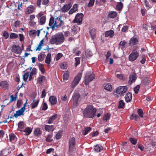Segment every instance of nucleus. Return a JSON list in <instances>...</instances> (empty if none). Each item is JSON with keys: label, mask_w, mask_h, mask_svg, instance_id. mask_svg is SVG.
<instances>
[{"label": "nucleus", "mask_w": 156, "mask_h": 156, "mask_svg": "<svg viewBox=\"0 0 156 156\" xmlns=\"http://www.w3.org/2000/svg\"><path fill=\"white\" fill-rule=\"evenodd\" d=\"M82 76V73H80L77 74L71 83V87L74 88L78 84L81 79Z\"/></svg>", "instance_id": "obj_5"}, {"label": "nucleus", "mask_w": 156, "mask_h": 156, "mask_svg": "<svg viewBox=\"0 0 156 156\" xmlns=\"http://www.w3.org/2000/svg\"><path fill=\"white\" fill-rule=\"evenodd\" d=\"M126 43V42L125 41H121L119 44V45L121 46V49H123L125 47Z\"/></svg>", "instance_id": "obj_48"}, {"label": "nucleus", "mask_w": 156, "mask_h": 156, "mask_svg": "<svg viewBox=\"0 0 156 156\" xmlns=\"http://www.w3.org/2000/svg\"><path fill=\"white\" fill-rule=\"evenodd\" d=\"M36 73L37 70L35 68H34L32 69L31 71L30 72V74H31L32 77L33 75L36 74Z\"/></svg>", "instance_id": "obj_53"}, {"label": "nucleus", "mask_w": 156, "mask_h": 156, "mask_svg": "<svg viewBox=\"0 0 156 156\" xmlns=\"http://www.w3.org/2000/svg\"><path fill=\"white\" fill-rule=\"evenodd\" d=\"M127 90V88L126 86H120L116 90V92L120 96L123 95Z\"/></svg>", "instance_id": "obj_10"}, {"label": "nucleus", "mask_w": 156, "mask_h": 156, "mask_svg": "<svg viewBox=\"0 0 156 156\" xmlns=\"http://www.w3.org/2000/svg\"><path fill=\"white\" fill-rule=\"evenodd\" d=\"M139 55V54L136 50H133L129 56L130 61H133L136 60Z\"/></svg>", "instance_id": "obj_7"}, {"label": "nucleus", "mask_w": 156, "mask_h": 156, "mask_svg": "<svg viewBox=\"0 0 156 156\" xmlns=\"http://www.w3.org/2000/svg\"><path fill=\"white\" fill-rule=\"evenodd\" d=\"M138 40L136 38L133 37L131 38L129 44L131 45H133L136 44Z\"/></svg>", "instance_id": "obj_26"}, {"label": "nucleus", "mask_w": 156, "mask_h": 156, "mask_svg": "<svg viewBox=\"0 0 156 156\" xmlns=\"http://www.w3.org/2000/svg\"><path fill=\"white\" fill-rule=\"evenodd\" d=\"M62 56V55L61 53H58L57 55L56 58V60L57 61L60 59Z\"/></svg>", "instance_id": "obj_57"}, {"label": "nucleus", "mask_w": 156, "mask_h": 156, "mask_svg": "<svg viewBox=\"0 0 156 156\" xmlns=\"http://www.w3.org/2000/svg\"><path fill=\"white\" fill-rule=\"evenodd\" d=\"M49 101L51 105H55L57 102V98L54 96H51L49 98Z\"/></svg>", "instance_id": "obj_17"}, {"label": "nucleus", "mask_w": 156, "mask_h": 156, "mask_svg": "<svg viewBox=\"0 0 156 156\" xmlns=\"http://www.w3.org/2000/svg\"><path fill=\"white\" fill-rule=\"evenodd\" d=\"M92 53L91 51L88 50H87L86 51V55L87 57H89L92 55Z\"/></svg>", "instance_id": "obj_51"}, {"label": "nucleus", "mask_w": 156, "mask_h": 156, "mask_svg": "<svg viewBox=\"0 0 156 156\" xmlns=\"http://www.w3.org/2000/svg\"><path fill=\"white\" fill-rule=\"evenodd\" d=\"M104 89L108 91H110L112 89V85L110 83H108L104 85Z\"/></svg>", "instance_id": "obj_31"}, {"label": "nucleus", "mask_w": 156, "mask_h": 156, "mask_svg": "<svg viewBox=\"0 0 156 156\" xmlns=\"http://www.w3.org/2000/svg\"><path fill=\"white\" fill-rule=\"evenodd\" d=\"M142 83L145 85H147L149 83V81L147 78H145L143 80Z\"/></svg>", "instance_id": "obj_54"}, {"label": "nucleus", "mask_w": 156, "mask_h": 156, "mask_svg": "<svg viewBox=\"0 0 156 156\" xmlns=\"http://www.w3.org/2000/svg\"><path fill=\"white\" fill-rule=\"evenodd\" d=\"M45 78L44 76H40L37 78V83L40 85H42L43 81L45 80Z\"/></svg>", "instance_id": "obj_21"}, {"label": "nucleus", "mask_w": 156, "mask_h": 156, "mask_svg": "<svg viewBox=\"0 0 156 156\" xmlns=\"http://www.w3.org/2000/svg\"><path fill=\"white\" fill-rule=\"evenodd\" d=\"M34 133L36 136H38L41 134V132L40 129L37 128L35 129Z\"/></svg>", "instance_id": "obj_36"}, {"label": "nucleus", "mask_w": 156, "mask_h": 156, "mask_svg": "<svg viewBox=\"0 0 156 156\" xmlns=\"http://www.w3.org/2000/svg\"><path fill=\"white\" fill-rule=\"evenodd\" d=\"M83 15L82 13H77L73 20L74 23H76L78 25H80L82 23Z\"/></svg>", "instance_id": "obj_8"}, {"label": "nucleus", "mask_w": 156, "mask_h": 156, "mask_svg": "<svg viewBox=\"0 0 156 156\" xmlns=\"http://www.w3.org/2000/svg\"><path fill=\"white\" fill-rule=\"evenodd\" d=\"M76 144L75 140L74 137H73L70 138L69 140V151L72 152L74 151Z\"/></svg>", "instance_id": "obj_6"}, {"label": "nucleus", "mask_w": 156, "mask_h": 156, "mask_svg": "<svg viewBox=\"0 0 156 156\" xmlns=\"http://www.w3.org/2000/svg\"><path fill=\"white\" fill-rule=\"evenodd\" d=\"M44 129L49 132H52L55 129V127L53 125H46L45 126Z\"/></svg>", "instance_id": "obj_15"}, {"label": "nucleus", "mask_w": 156, "mask_h": 156, "mask_svg": "<svg viewBox=\"0 0 156 156\" xmlns=\"http://www.w3.org/2000/svg\"><path fill=\"white\" fill-rule=\"evenodd\" d=\"M129 140L131 143L134 145L135 144L137 143V140L135 138L131 137L129 139Z\"/></svg>", "instance_id": "obj_52"}, {"label": "nucleus", "mask_w": 156, "mask_h": 156, "mask_svg": "<svg viewBox=\"0 0 156 156\" xmlns=\"http://www.w3.org/2000/svg\"><path fill=\"white\" fill-rule=\"evenodd\" d=\"M137 112L138 115L141 118L143 117V111L142 109H139L137 110Z\"/></svg>", "instance_id": "obj_50"}, {"label": "nucleus", "mask_w": 156, "mask_h": 156, "mask_svg": "<svg viewBox=\"0 0 156 156\" xmlns=\"http://www.w3.org/2000/svg\"><path fill=\"white\" fill-rule=\"evenodd\" d=\"M39 101V99L36 100H35V98H34L33 100V103L30 105L32 108H34L37 107Z\"/></svg>", "instance_id": "obj_19"}, {"label": "nucleus", "mask_w": 156, "mask_h": 156, "mask_svg": "<svg viewBox=\"0 0 156 156\" xmlns=\"http://www.w3.org/2000/svg\"><path fill=\"white\" fill-rule=\"evenodd\" d=\"M39 69L42 74H44L45 73V69L44 68V66L42 64L39 65Z\"/></svg>", "instance_id": "obj_40"}, {"label": "nucleus", "mask_w": 156, "mask_h": 156, "mask_svg": "<svg viewBox=\"0 0 156 156\" xmlns=\"http://www.w3.org/2000/svg\"><path fill=\"white\" fill-rule=\"evenodd\" d=\"M60 68L62 69H66V63H62L60 64Z\"/></svg>", "instance_id": "obj_60"}, {"label": "nucleus", "mask_w": 156, "mask_h": 156, "mask_svg": "<svg viewBox=\"0 0 156 156\" xmlns=\"http://www.w3.org/2000/svg\"><path fill=\"white\" fill-rule=\"evenodd\" d=\"M46 21V17L45 16H43L41 17L40 18V22L41 24L43 25L44 24Z\"/></svg>", "instance_id": "obj_44"}, {"label": "nucleus", "mask_w": 156, "mask_h": 156, "mask_svg": "<svg viewBox=\"0 0 156 156\" xmlns=\"http://www.w3.org/2000/svg\"><path fill=\"white\" fill-rule=\"evenodd\" d=\"M140 88V86L137 85L134 88V91L136 94H137Z\"/></svg>", "instance_id": "obj_55"}, {"label": "nucleus", "mask_w": 156, "mask_h": 156, "mask_svg": "<svg viewBox=\"0 0 156 156\" xmlns=\"http://www.w3.org/2000/svg\"><path fill=\"white\" fill-rule=\"evenodd\" d=\"M69 77V74L67 73H65L62 76L64 82H66Z\"/></svg>", "instance_id": "obj_35"}, {"label": "nucleus", "mask_w": 156, "mask_h": 156, "mask_svg": "<svg viewBox=\"0 0 156 156\" xmlns=\"http://www.w3.org/2000/svg\"><path fill=\"white\" fill-rule=\"evenodd\" d=\"M10 140L12 142H13L16 138L15 135L13 133H11L9 135Z\"/></svg>", "instance_id": "obj_37"}, {"label": "nucleus", "mask_w": 156, "mask_h": 156, "mask_svg": "<svg viewBox=\"0 0 156 156\" xmlns=\"http://www.w3.org/2000/svg\"><path fill=\"white\" fill-rule=\"evenodd\" d=\"M79 98L80 95L77 93H75L73 95L72 99L73 101V105L74 106H76L77 105Z\"/></svg>", "instance_id": "obj_11"}, {"label": "nucleus", "mask_w": 156, "mask_h": 156, "mask_svg": "<svg viewBox=\"0 0 156 156\" xmlns=\"http://www.w3.org/2000/svg\"><path fill=\"white\" fill-rule=\"evenodd\" d=\"M96 109L91 105L87 106L83 110V114L85 117L93 118L95 115Z\"/></svg>", "instance_id": "obj_2"}, {"label": "nucleus", "mask_w": 156, "mask_h": 156, "mask_svg": "<svg viewBox=\"0 0 156 156\" xmlns=\"http://www.w3.org/2000/svg\"><path fill=\"white\" fill-rule=\"evenodd\" d=\"M78 48H74L73 50V52L74 54L78 56L80 54V51H78Z\"/></svg>", "instance_id": "obj_38"}, {"label": "nucleus", "mask_w": 156, "mask_h": 156, "mask_svg": "<svg viewBox=\"0 0 156 156\" xmlns=\"http://www.w3.org/2000/svg\"><path fill=\"white\" fill-rule=\"evenodd\" d=\"M67 96L66 94H65L64 96H62L61 97V99L62 100L66 101L67 100Z\"/></svg>", "instance_id": "obj_63"}, {"label": "nucleus", "mask_w": 156, "mask_h": 156, "mask_svg": "<svg viewBox=\"0 0 156 156\" xmlns=\"http://www.w3.org/2000/svg\"><path fill=\"white\" fill-rule=\"evenodd\" d=\"M132 99V94L130 93H127L125 97V101L127 102H130Z\"/></svg>", "instance_id": "obj_20"}, {"label": "nucleus", "mask_w": 156, "mask_h": 156, "mask_svg": "<svg viewBox=\"0 0 156 156\" xmlns=\"http://www.w3.org/2000/svg\"><path fill=\"white\" fill-rule=\"evenodd\" d=\"M18 37L17 34L14 33H11L10 35V37L11 39H15L17 38Z\"/></svg>", "instance_id": "obj_47"}, {"label": "nucleus", "mask_w": 156, "mask_h": 156, "mask_svg": "<svg viewBox=\"0 0 156 156\" xmlns=\"http://www.w3.org/2000/svg\"><path fill=\"white\" fill-rule=\"evenodd\" d=\"M136 74L135 73H132L129 76V80L128 81V83L129 84L132 83H134L136 79Z\"/></svg>", "instance_id": "obj_12"}, {"label": "nucleus", "mask_w": 156, "mask_h": 156, "mask_svg": "<svg viewBox=\"0 0 156 156\" xmlns=\"http://www.w3.org/2000/svg\"><path fill=\"white\" fill-rule=\"evenodd\" d=\"M72 5L71 4H68L65 5L62 9V11L63 12L68 11L71 8Z\"/></svg>", "instance_id": "obj_18"}, {"label": "nucleus", "mask_w": 156, "mask_h": 156, "mask_svg": "<svg viewBox=\"0 0 156 156\" xmlns=\"http://www.w3.org/2000/svg\"><path fill=\"white\" fill-rule=\"evenodd\" d=\"M48 108V105L46 103H43V104L42 109L46 110Z\"/></svg>", "instance_id": "obj_61"}, {"label": "nucleus", "mask_w": 156, "mask_h": 156, "mask_svg": "<svg viewBox=\"0 0 156 156\" xmlns=\"http://www.w3.org/2000/svg\"><path fill=\"white\" fill-rule=\"evenodd\" d=\"M125 105V103L124 101L121 100L119 102V104L118 105V108H122Z\"/></svg>", "instance_id": "obj_34"}, {"label": "nucleus", "mask_w": 156, "mask_h": 156, "mask_svg": "<svg viewBox=\"0 0 156 156\" xmlns=\"http://www.w3.org/2000/svg\"><path fill=\"white\" fill-rule=\"evenodd\" d=\"M113 34L114 31L112 30L107 31L105 33V36L106 37H108L110 36V37H112L113 36Z\"/></svg>", "instance_id": "obj_33"}, {"label": "nucleus", "mask_w": 156, "mask_h": 156, "mask_svg": "<svg viewBox=\"0 0 156 156\" xmlns=\"http://www.w3.org/2000/svg\"><path fill=\"white\" fill-rule=\"evenodd\" d=\"M110 115L108 114H106L104 116L103 119L104 120L107 121L109 119Z\"/></svg>", "instance_id": "obj_56"}, {"label": "nucleus", "mask_w": 156, "mask_h": 156, "mask_svg": "<svg viewBox=\"0 0 156 156\" xmlns=\"http://www.w3.org/2000/svg\"><path fill=\"white\" fill-rule=\"evenodd\" d=\"M95 78V74L92 72L86 73L84 81V83L86 85H88Z\"/></svg>", "instance_id": "obj_4"}, {"label": "nucleus", "mask_w": 156, "mask_h": 156, "mask_svg": "<svg viewBox=\"0 0 156 156\" xmlns=\"http://www.w3.org/2000/svg\"><path fill=\"white\" fill-rule=\"evenodd\" d=\"M61 16H59L56 18L51 17L50 20L49 25L52 30H56L57 28L64 25L63 21L62 20Z\"/></svg>", "instance_id": "obj_1"}, {"label": "nucleus", "mask_w": 156, "mask_h": 156, "mask_svg": "<svg viewBox=\"0 0 156 156\" xmlns=\"http://www.w3.org/2000/svg\"><path fill=\"white\" fill-rule=\"evenodd\" d=\"M80 58L76 57L75 58V67H76L77 66L79 65L80 63Z\"/></svg>", "instance_id": "obj_41"}, {"label": "nucleus", "mask_w": 156, "mask_h": 156, "mask_svg": "<svg viewBox=\"0 0 156 156\" xmlns=\"http://www.w3.org/2000/svg\"><path fill=\"white\" fill-rule=\"evenodd\" d=\"M45 55L44 53H40L38 57V59L39 61L41 62L44 59Z\"/></svg>", "instance_id": "obj_32"}, {"label": "nucleus", "mask_w": 156, "mask_h": 156, "mask_svg": "<svg viewBox=\"0 0 156 156\" xmlns=\"http://www.w3.org/2000/svg\"><path fill=\"white\" fill-rule=\"evenodd\" d=\"M29 78V80L30 81L33 79L32 77L30 74V72H27L24 75H23V78L25 81H27V80Z\"/></svg>", "instance_id": "obj_13"}, {"label": "nucleus", "mask_w": 156, "mask_h": 156, "mask_svg": "<svg viewBox=\"0 0 156 156\" xmlns=\"http://www.w3.org/2000/svg\"><path fill=\"white\" fill-rule=\"evenodd\" d=\"M25 111L21 108L20 109L17 111L16 112V113L14 114L13 116V117L17 118L18 116L23 114V113Z\"/></svg>", "instance_id": "obj_16"}, {"label": "nucleus", "mask_w": 156, "mask_h": 156, "mask_svg": "<svg viewBox=\"0 0 156 156\" xmlns=\"http://www.w3.org/2000/svg\"><path fill=\"white\" fill-rule=\"evenodd\" d=\"M46 91L45 89H44L43 90L42 92L41 95V97L42 98H43L44 97L46 96Z\"/></svg>", "instance_id": "obj_62"}, {"label": "nucleus", "mask_w": 156, "mask_h": 156, "mask_svg": "<svg viewBox=\"0 0 156 156\" xmlns=\"http://www.w3.org/2000/svg\"><path fill=\"white\" fill-rule=\"evenodd\" d=\"M103 147L100 145H97L95 146L94 148V151L96 152H99L102 150Z\"/></svg>", "instance_id": "obj_29"}, {"label": "nucleus", "mask_w": 156, "mask_h": 156, "mask_svg": "<svg viewBox=\"0 0 156 156\" xmlns=\"http://www.w3.org/2000/svg\"><path fill=\"white\" fill-rule=\"evenodd\" d=\"M3 36L5 39H7L9 37V35L8 33L6 31H4L3 33Z\"/></svg>", "instance_id": "obj_59"}, {"label": "nucleus", "mask_w": 156, "mask_h": 156, "mask_svg": "<svg viewBox=\"0 0 156 156\" xmlns=\"http://www.w3.org/2000/svg\"><path fill=\"white\" fill-rule=\"evenodd\" d=\"M138 148L141 150V151H143L144 150V147L141 144H139L138 145Z\"/></svg>", "instance_id": "obj_64"}, {"label": "nucleus", "mask_w": 156, "mask_h": 156, "mask_svg": "<svg viewBox=\"0 0 156 156\" xmlns=\"http://www.w3.org/2000/svg\"><path fill=\"white\" fill-rule=\"evenodd\" d=\"M62 135V132L61 131H59L56 134L55 137L57 139H60Z\"/></svg>", "instance_id": "obj_39"}, {"label": "nucleus", "mask_w": 156, "mask_h": 156, "mask_svg": "<svg viewBox=\"0 0 156 156\" xmlns=\"http://www.w3.org/2000/svg\"><path fill=\"white\" fill-rule=\"evenodd\" d=\"M52 136L50 134H48L47 136H45L46 140L48 142H51L53 139H52Z\"/></svg>", "instance_id": "obj_45"}, {"label": "nucleus", "mask_w": 156, "mask_h": 156, "mask_svg": "<svg viewBox=\"0 0 156 156\" xmlns=\"http://www.w3.org/2000/svg\"><path fill=\"white\" fill-rule=\"evenodd\" d=\"M117 15V13L116 12L111 11L109 12L108 14V16L112 18H114L116 17Z\"/></svg>", "instance_id": "obj_28"}, {"label": "nucleus", "mask_w": 156, "mask_h": 156, "mask_svg": "<svg viewBox=\"0 0 156 156\" xmlns=\"http://www.w3.org/2000/svg\"><path fill=\"white\" fill-rule=\"evenodd\" d=\"M34 9V7L33 5H30L27 7L26 11V13L27 14H30L32 13Z\"/></svg>", "instance_id": "obj_23"}, {"label": "nucleus", "mask_w": 156, "mask_h": 156, "mask_svg": "<svg viewBox=\"0 0 156 156\" xmlns=\"http://www.w3.org/2000/svg\"><path fill=\"white\" fill-rule=\"evenodd\" d=\"M122 7L123 4L121 2H118L116 5V8L119 11L122 9Z\"/></svg>", "instance_id": "obj_43"}, {"label": "nucleus", "mask_w": 156, "mask_h": 156, "mask_svg": "<svg viewBox=\"0 0 156 156\" xmlns=\"http://www.w3.org/2000/svg\"><path fill=\"white\" fill-rule=\"evenodd\" d=\"M64 40L63 35L62 34H57L52 36L50 40L52 44H60L63 42Z\"/></svg>", "instance_id": "obj_3"}, {"label": "nucleus", "mask_w": 156, "mask_h": 156, "mask_svg": "<svg viewBox=\"0 0 156 156\" xmlns=\"http://www.w3.org/2000/svg\"><path fill=\"white\" fill-rule=\"evenodd\" d=\"M131 118L134 119L136 121H138L140 119V117L138 115L136 114L132 115L131 117Z\"/></svg>", "instance_id": "obj_46"}, {"label": "nucleus", "mask_w": 156, "mask_h": 156, "mask_svg": "<svg viewBox=\"0 0 156 156\" xmlns=\"http://www.w3.org/2000/svg\"><path fill=\"white\" fill-rule=\"evenodd\" d=\"M9 84L6 81H3L0 82V86L4 90H7L9 87Z\"/></svg>", "instance_id": "obj_14"}, {"label": "nucleus", "mask_w": 156, "mask_h": 156, "mask_svg": "<svg viewBox=\"0 0 156 156\" xmlns=\"http://www.w3.org/2000/svg\"><path fill=\"white\" fill-rule=\"evenodd\" d=\"M11 51L14 53L18 55H20L22 50L19 46L14 45L12 47Z\"/></svg>", "instance_id": "obj_9"}, {"label": "nucleus", "mask_w": 156, "mask_h": 156, "mask_svg": "<svg viewBox=\"0 0 156 156\" xmlns=\"http://www.w3.org/2000/svg\"><path fill=\"white\" fill-rule=\"evenodd\" d=\"M89 33L91 37L93 39L96 36V30L94 28L91 29L89 31Z\"/></svg>", "instance_id": "obj_22"}, {"label": "nucleus", "mask_w": 156, "mask_h": 156, "mask_svg": "<svg viewBox=\"0 0 156 156\" xmlns=\"http://www.w3.org/2000/svg\"><path fill=\"white\" fill-rule=\"evenodd\" d=\"M77 10V5L76 4H74L72 8L70 10L69 13L71 14L75 12Z\"/></svg>", "instance_id": "obj_24"}, {"label": "nucleus", "mask_w": 156, "mask_h": 156, "mask_svg": "<svg viewBox=\"0 0 156 156\" xmlns=\"http://www.w3.org/2000/svg\"><path fill=\"white\" fill-rule=\"evenodd\" d=\"M51 54L50 53L48 54L46 57L45 62L47 64H50L51 62Z\"/></svg>", "instance_id": "obj_30"}, {"label": "nucleus", "mask_w": 156, "mask_h": 156, "mask_svg": "<svg viewBox=\"0 0 156 156\" xmlns=\"http://www.w3.org/2000/svg\"><path fill=\"white\" fill-rule=\"evenodd\" d=\"M95 0H90V2L88 4V6L90 7L92 6L94 3Z\"/></svg>", "instance_id": "obj_58"}, {"label": "nucleus", "mask_w": 156, "mask_h": 156, "mask_svg": "<svg viewBox=\"0 0 156 156\" xmlns=\"http://www.w3.org/2000/svg\"><path fill=\"white\" fill-rule=\"evenodd\" d=\"M24 131L26 132V135H29L31 132L32 129L29 127H28L25 129Z\"/></svg>", "instance_id": "obj_42"}, {"label": "nucleus", "mask_w": 156, "mask_h": 156, "mask_svg": "<svg viewBox=\"0 0 156 156\" xmlns=\"http://www.w3.org/2000/svg\"><path fill=\"white\" fill-rule=\"evenodd\" d=\"M91 128L90 127H86L83 128V133L85 135L89 133L91 130Z\"/></svg>", "instance_id": "obj_25"}, {"label": "nucleus", "mask_w": 156, "mask_h": 156, "mask_svg": "<svg viewBox=\"0 0 156 156\" xmlns=\"http://www.w3.org/2000/svg\"><path fill=\"white\" fill-rule=\"evenodd\" d=\"M57 117V115L56 114H55L52 116L49 119L48 123L50 124L53 121L55 120Z\"/></svg>", "instance_id": "obj_27"}, {"label": "nucleus", "mask_w": 156, "mask_h": 156, "mask_svg": "<svg viewBox=\"0 0 156 156\" xmlns=\"http://www.w3.org/2000/svg\"><path fill=\"white\" fill-rule=\"evenodd\" d=\"M18 128L22 129L24 127V123L23 122H20L18 124Z\"/></svg>", "instance_id": "obj_49"}]
</instances>
